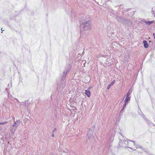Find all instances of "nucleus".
I'll list each match as a JSON object with an SVG mask.
<instances>
[{
	"label": "nucleus",
	"mask_w": 155,
	"mask_h": 155,
	"mask_svg": "<svg viewBox=\"0 0 155 155\" xmlns=\"http://www.w3.org/2000/svg\"><path fill=\"white\" fill-rule=\"evenodd\" d=\"M145 120H146V122H147V123L148 124V123H149V124H150V123H151V122H150V121L149 120H147V119Z\"/></svg>",
	"instance_id": "25"
},
{
	"label": "nucleus",
	"mask_w": 155,
	"mask_h": 155,
	"mask_svg": "<svg viewBox=\"0 0 155 155\" xmlns=\"http://www.w3.org/2000/svg\"><path fill=\"white\" fill-rule=\"evenodd\" d=\"M143 46L145 48H147L149 47V45L147 41L143 40Z\"/></svg>",
	"instance_id": "9"
},
{
	"label": "nucleus",
	"mask_w": 155,
	"mask_h": 155,
	"mask_svg": "<svg viewBox=\"0 0 155 155\" xmlns=\"http://www.w3.org/2000/svg\"><path fill=\"white\" fill-rule=\"evenodd\" d=\"M124 11L126 12H128V10L127 9H126Z\"/></svg>",
	"instance_id": "34"
},
{
	"label": "nucleus",
	"mask_w": 155,
	"mask_h": 155,
	"mask_svg": "<svg viewBox=\"0 0 155 155\" xmlns=\"http://www.w3.org/2000/svg\"><path fill=\"white\" fill-rule=\"evenodd\" d=\"M154 21H147L146 20H144L143 21V22L145 23V24L148 25H150L152 23H153V22Z\"/></svg>",
	"instance_id": "11"
},
{
	"label": "nucleus",
	"mask_w": 155,
	"mask_h": 155,
	"mask_svg": "<svg viewBox=\"0 0 155 155\" xmlns=\"http://www.w3.org/2000/svg\"><path fill=\"white\" fill-rule=\"evenodd\" d=\"M116 19L120 22L124 24L126 26H129L132 25V21L129 19L124 18L123 16H117Z\"/></svg>",
	"instance_id": "2"
},
{
	"label": "nucleus",
	"mask_w": 155,
	"mask_h": 155,
	"mask_svg": "<svg viewBox=\"0 0 155 155\" xmlns=\"http://www.w3.org/2000/svg\"><path fill=\"white\" fill-rule=\"evenodd\" d=\"M85 94L87 97H89L91 96V92L89 90H85Z\"/></svg>",
	"instance_id": "12"
},
{
	"label": "nucleus",
	"mask_w": 155,
	"mask_h": 155,
	"mask_svg": "<svg viewBox=\"0 0 155 155\" xmlns=\"http://www.w3.org/2000/svg\"><path fill=\"white\" fill-rule=\"evenodd\" d=\"M95 127L94 126H93L89 129L87 132V136L88 140H90L91 138H94V136L93 135V133L94 131Z\"/></svg>",
	"instance_id": "3"
},
{
	"label": "nucleus",
	"mask_w": 155,
	"mask_h": 155,
	"mask_svg": "<svg viewBox=\"0 0 155 155\" xmlns=\"http://www.w3.org/2000/svg\"><path fill=\"white\" fill-rule=\"evenodd\" d=\"M26 101H25L23 102V103L25 104V106H26Z\"/></svg>",
	"instance_id": "36"
},
{
	"label": "nucleus",
	"mask_w": 155,
	"mask_h": 155,
	"mask_svg": "<svg viewBox=\"0 0 155 155\" xmlns=\"http://www.w3.org/2000/svg\"><path fill=\"white\" fill-rule=\"evenodd\" d=\"M149 42L150 43V45L151 46V45H152V47H153V48H155V45H154V47H153V41H150Z\"/></svg>",
	"instance_id": "19"
},
{
	"label": "nucleus",
	"mask_w": 155,
	"mask_h": 155,
	"mask_svg": "<svg viewBox=\"0 0 155 155\" xmlns=\"http://www.w3.org/2000/svg\"><path fill=\"white\" fill-rule=\"evenodd\" d=\"M91 87H88V90H89L90 89H91Z\"/></svg>",
	"instance_id": "37"
},
{
	"label": "nucleus",
	"mask_w": 155,
	"mask_h": 155,
	"mask_svg": "<svg viewBox=\"0 0 155 155\" xmlns=\"http://www.w3.org/2000/svg\"><path fill=\"white\" fill-rule=\"evenodd\" d=\"M4 23L5 25H8L10 24L8 21L7 20H5L4 21Z\"/></svg>",
	"instance_id": "18"
},
{
	"label": "nucleus",
	"mask_w": 155,
	"mask_h": 155,
	"mask_svg": "<svg viewBox=\"0 0 155 155\" xmlns=\"http://www.w3.org/2000/svg\"><path fill=\"white\" fill-rule=\"evenodd\" d=\"M126 104H125L124 103V104L123 105L122 108L120 111V113H123V112L124 110L126 108Z\"/></svg>",
	"instance_id": "15"
},
{
	"label": "nucleus",
	"mask_w": 155,
	"mask_h": 155,
	"mask_svg": "<svg viewBox=\"0 0 155 155\" xmlns=\"http://www.w3.org/2000/svg\"><path fill=\"white\" fill-rule=\"evenodd\" d=\"M54 93H53L52 94H51V100H52V96H54Z\"/></svg>",
	"instance_id": "27"
},
{
	"label": "nucleus",
	"mask_w": 155,
	"mask_h": 155,
	"mask_svg": "<svg viewBox=\"0 0 155 155\" xmlns=\"http://www.w3.org/2000/svg\"><path fill=\"white\" fill-rule=\"evenodd\" d=\"M1 139H2V138H1Z\"/></svg>",
	"instance_id": "43"
},
{
	"label": "nucleus",
	"mask_w": 155,
	"mask_h": 155,
	"mask_svg": "<svg viewBox=\"0 0 155 155\" xmlns=\"http://www.w3.org/2000/svg\"><path fill=\"white\" fill-rule=\"evenodd\" d=\"M66 81H65V77H63L61 76V84H65Z\"/></svg>",
	"instance_id": "13"
},
{
	"label": "nucleus",
	"mask_w": 155,
	"mask_h": 155,
	"mask_svg": "<svg viewBox=\"0 0 155 155\" xmlns=\"http://www.w3.org/2000/svg\"><path fill=\"white\" fill-rule=\"evenodd\" d=\"M130 90L126 93V97L124 100V103L126 104H128L130 100Z\"/></svg>",
	"instance_id": "7"
},
{
	"label": "nucleus",
	"mask_w": 155,
	"mask_h": 155,
	"mask_svg": "<svg viewBox=\"0 0 155 155\" xmlns=\"http://www.w3.org/2000/svg\"><path fill=\"white\" fill-rule=\"evenodd\" d=\"M20 120H17L16 121L14 122V124L12 126L15 127V128H17V127L20 124Z\"/></svg>",
	"instance_id": "8"
},
{
	"label": "nucleus",
	"mask_w": 155,
	"mask_h": 155,
	"mask_svg": "<svg viewBox=\"0 0 155 155\" xmlns=\"http://www.w3.org/2000/svg\"><path fill=\"white\" fill-rule=\"evenodd\" d=\"M111 143L109 142L108 144H107V147H108V148L109 150H110V151H111V150L110 149V147L111 146Z\"/></svg>",
	"instance_id": "16"
},
{
	"label": "nucleus",
	"mask_w": 155,
	"mask_h": 155,
	"mask_svg": "<svg viewBox=\"0 0 155 155\" xmlns=\"http://www.w3.org/2000/svg\"><path fill=\"white\" fill-rule=\"evenodd\" d=\"M8 144H10V143H9V142H8Z\"/></svg>",
	"instance_id": "41"
},
{
	"label": "nucleus",
	"mask_w": 155,
	"mask_h": 155,
	"mask_svg": "<svg viewBox=\"0 0 155 155\" xmlns=\"http://www.w3.org/2000/svg\"><path fill=\"white\" fill-rule=\"evenodd\" d=\"M126 142H127V143H128V141H127L126 140H125L124 141V140H122L120 139H119V141L118 143V148H119L121 147H123L125 148H131V147L125 146L124 145V144L126 145Z\"/></svg>",
	"instance_id": "4"
},
{
	"label": "nucleus",
	"mask_w": 155,
	"mask_h": 155,
	"mask_svg": "<svg viewBox=\"0 0 155 155\" xmlns=\"http://www.w3.org/2000/svg\"><path fill=\"white\" fill-rule=\"evenodd\" d=\"M54 134L53 133H52V137H54Z\"/></svg>",
	"instance_id": "32"
},
{
	"label": "nucleus",
	"mask_w": 155,
	"mask_h": 155,
	"mask_svg": "<svg viewBox=\"0 0 155 155\" xmlns=\"http://www.w3.org/2000/svg\"><path fill=\"white\" fill-rule=\"evenodd\" d=\"M130 149H131L132 150H134V149H133V148H130Z\"/></svg>",
	"instance_id": "42"
},
{
	"label": "nucleus",
	"mask_w": 155,
	"mask_h": 155,
	"mask_svg": "<svg viewBox=\"0 0 155 155\" xmlns=\"http://www.w3.org/2000/svg\"><path fill=\"white\" fill-rule=\"evenodd\" d=\"M7 121H5L2 122H0V125L8 123Z\"/></svg>",
	"instance_id": "22"
},
{
	"label": "nucleus",
	"mask_w": 155,
	"mask_h": 155,
	"mask_svg": "<svg viewBox=\"0 0 155 155\" xmlns=\"http://www.w3.org/2000/svg\"><path fill=\"white\" fill-rule=\"evenodd\" d=\"M84 51H83V52H82V54H84Z\"/></svg>",
	"instance_id": "38"
},
{
	"label": "nucleus",
	"mask_w": 155,
	"mask_h": 155,
	"mask_svg": "<svg viewBox=\"0 0 155 155\" xmlns=\"http://www.w3.org/2000/svg\"><path fill=\"white\" fill-rule=\"evenodd\" d=\"M143 150H144V151L147 152L148 151V150H147V149H145V148H143L142 149Z\"/></svg>",
	"instance_id": "24"
},
{
	"label": "nucleus",
	"mask_w": 155,
	"mask_h": 155,
	"mask_svg": "<svg viewBox=\"0 0 155 155\" xmlns=\"http://www.w3.org/2000/svg\"><path fill=\"white\" fill-rule=\"evenodd\" d=\"M114 136H113L112 135H111L109 137V139L108 140L109 142L112 143L113 142L114 140Z\"/></svg>",
	"instance_id": "14"
},
{
	"label": "nucleus",
	"mask_w": 155,
	"mask_h": 155,
	"mask_svg": "<svg viewBox=\"0 0 155 155\" xmlns=\"http://www.w3.org/2000/svg\"><path fill=\"white\" fill-rule=\"evenodd\" d=\"M54 131H56L57 130V128H54Z\"/></svg>",
	"instance_id": "33"
},
{
	"label": "nucleus",
	"mask_w": 155,
	"mask_h": 155,
	"mask_svg": "<svg viewBox=\"0 0 155 155\" xmlns=\"http://www.w3.org/2000/svg\"><path fill=\"white\" fill-rule=\"evenodd\" d=\"M112 155H115L114 154L113 155V154H112Z\"/></svg>",
	"instance_id": "48"
},
{
	"label": "nucleus",
	"mask_w": 155,
	"mask_h": 155,
	"mask_svg": "<svg viewBox=\"0 0 155 155\" xmlns=\"http://www.w3.org/2000/svg\"><path fill=\"white\" fill-rule=\"evenodd\" d=\"M91 22L89 20H83L80 22L81 35L84 34L85 31H89L91 28Z\"/></svg>",
	"instance_id": "1"
},
{
	"label": "nucleus",
	"mask_w": 155,
	"mask_h": 155,
	"mask_svg": "<svg viewBox=\"0 0 155 155\" xmlns=\"http://www.w3.org/2000/svg\"><path fill=\"white\" fill-rule=\"evenodd\" d=\"M16 128H14H14H12V129H11V131H12V132L13 134H14V133H15V130H16Z\"/></svg>",
	"instance_id": "20"
},
{
	"label": "nucleus",
	"mask_w": 155,
	"mask_h": 155,
	"mask_svg": "<svg viewBox=\"0 0 155 155\" xmlns=\"http://www.w3.org/2000/svg\"><path fill=\"white\" fill-rule=\"evenodd\" d=\"M113 34H114V32L112 33Z\"/></svg>",
	"instance_id": "46"
},
{
	"label": "nucleus",
	"mask_w": 155,
	"mask_h": 155,
	"mask_svg": "<svg viewBox=\"0 0 155 155\" xmlns=\"http://www.w3.org/2000/svg\"><path fill=\"white\" fill-rule=\"evenodd\" d=\"M71 67L70 65L69 64L65 68L64 71L63 72L62 76L63 77H65L66 75L71 70Z\"/></svg>",
	"instance_id": "5"
},
{
	"label": "nucleus",
	"mask_w": 155,
	"mask_h": 155,
	"mask_svg": "<svg viewBox=\"0 0 155 155\" xmlns=\"http://www.w3.org/2000/svg\"><path fill=\"white\" fill-rule=\"evenodd\" d=\"M137 74H135L134 75V77H136V78H137Z\"/></svg>",
	"instance_id": "30"
},
{
	"label": "nucleus",
	"mask_w": 155,
	"mask_h": 155,
	"mask_svg": "<svg viewBox=\"0 0 155 155\" xmlns=\"http://www.w3.org/2000/svg\"><path fill=\"white\" fill-rule=\"evenodd\" d=\"M135 150V149H134L133 150Z\"/></svg>",
	"instance_id": "45"
},
{
	"label": "nucleus",
	"mask_w": 155,
	"mask_h": 155,
	"mask_svg": "<svg viewBox=\"0 0 155 155\" xmlns=\"http://www.w3.org/2000/svg\"><path fill=\"white\" fill-rule=\"evenodd\" d=\"M115 82V80H114L112 81L110 84L108 85L107 87V90L109 89L110 88V87L114 84Z\"/></svg>",
	"instance_id": "10"
},
{
	"label": "nucleus",
	"mask_w": 155,
	"mask_h": 155,
	"mask_svg": "<svg viewBox=\"0 0 155 155\" xmlns=\"http://www.w3.org/2000/svg\"><path fill=\"white\" fill-rule=\"evenodd\" d=\"M113 34H114V32L112 33Z\"/></svg>",
	"instance_id": "47"
},
{
	"label": "nucleus",
	"mask_w": 155,
	"mask_h": 155,
	"mask_svg": "<svg viewBox=\"0 0 155 155\" xmlns=\"http://www.w3.org/2000/svg\"><path fill=\"white\" fill-rule=\"evenodd\" d=\"M153 35L154 37V38L155 39V33H153Z\"/></svg>",
	"instance_id": "29"
},
{
	"label": "nucleus",
	"mask_w": 155,
	"mask_h": 155,
	"mask_svg": "<svg viewBox=\"0 0 155 155\" xmlns=\"http://www.w3.org/2000/svg\"><path fill=\"white\" fill-rule=\"evenodd\" d=\"M65 84H61V83L58 84L57 86L56 91L55 92L58 93L59 92L62 91L65 87Z\"/></svg>",
	"instance_id": "6"
},
{
	"label": "nucleus",
	"mask_w": 155,
	"mask_h": 155,
	"mask_svg": "<svg viewBox=\"0 0 155 155\" xmlns=\"http://www.w3.org/2000/svg\"><path fill=\"white\" fill-rule=\"evenodd\" d=\"M128 141H130V142H133L134 143V145H135V141H132L131 140H128Z\"/></svg>",
	"instance_id": "26"
},
{
	"label": "nucleus",
	"mask_w": 155,
	"mask_h": 155,
	"mask_svg": "<svg viewBox=\"0 0 155 155\" xmlns=\"http://www.w3.org/2000/svg\"><path fill=\"white\" fill-rule=\"evenodd\" d=\"M54 132H55V131H54V130H53V131H52V133H54Z\"/></svg>",
	"instance_id": "39"
},
{
	"label": "nucleus",
	"mask_w": 155,
	"mask_h": 155,
	"mask_svg": "<svg viewBox=\"0 0 155 155\" xmlns=\"http://www.w3.org/2000/svg\"><path fill=\"white\" fill-rule=\"evenodd\" d=\"M2 29H3V28H1V31H1V33H2V31H4V30H3Z\"/></svg>",
	"instance_id": "35"
},
{
	"label": "nucleus",
	"mask_w": 155,
	"mask_h": 155,
	"mask_svg": "<svg viewBox=\"0 0 155 155\" xmlns=\"http://www.w3.org/2000/svg\"><path fill=\"white\" fill-rule=\"evenodd\" d=\"M1 143L0 142V143Z\"/></svg>",
	"instance_id": "49"
},
{
	"label": "nucleus",
	"mask_w": 155,
	"mask_h": 155,
	"mask_svg": "<svg viewBox=\"0 0 155 155\" xmlns=\"http://www.w3.org/2000/svg\"><path fill=\"white\" fill-rule=\"evenodd\" d=\"M141 113H142V114L141 115V116L143 118L145 119V120L146 119V117L142 113V112H141Z\"/></svg>",
	"instance_id": "21"
},
{
	"label": "nucleus",
	"mask_w": 155,
	"mask_h": 155,
	"mask_svg": "<svg viewBox=\"0 0 155 155\" xmlns=\"http://www.w3.org/2000/svg\"><path fill=\"white\" fill-rule=\"evenodd\" d=\"M15 99H16V100H17V101H18V100L17 98H15Z\"/></svg>",
	"instance_id": "40"
},
{
	"label": "nucleus",
	"mask_w": 155,
	"mask_h": 155,
	"mask_svg": "<svg viewBox=\"0 0 155 155\" xmlns=\"http://www.w3.org/2000/svg\"><path fill=\"white\" fill-rule=\"evenodd\" d=\"M135 145H136V146H137L138 147L140 148H141V149L143 148V147H140V146H139V145H136V144H135Z\"/></svg>",
	"instance_id": "28"
},
{
	"label": "nucleus",
	"mask_w": 155,
	"mask_h": 155,
	"mask_svg": "<svg viewBox=\"0 0 155 155\" xmlns=\"http://www.w3.org/2000/svg\"><path fill=\"white\" fill-rule=\"evenodd\" d=\"M135 12L134 11H132L130 13H130H128V15L129 16H131V15L133 16Z\"/></svg>",
	"instance_id": "17"
},
{
	"label": "nucleus",
	"mask_w": 155,
	"mask_h": 155,
	"mask_svg": "<svg viewBox=\"0 0 155 155\" xmlns=\"http://www.w3.org/2000/svg\"><path fill=\"white\" fill-rule=\"evenodd\" d=\"M132 9V8H127V9L128 10V11H130Z\"/></svg>",
	"instance_id": "31"
},
{
	"label": "nucleus",
	"mask_w": 155,
	"mask_h": 155,
	"mask_svg": "<svg viewBox=\"0 0 155 155\" xmlns=\"http://www.w3.org/2000/svg\"><path fill=\"white\" fill-rule=\"evenodd\" d=\"M8 26L11 29H13V27H12L10 24H9Z\"/></svg>",
	"instance_id": "23"
},
{
	"label": "nucleus",
	"mask_w": 155,
	"mask_h": 155,
	"mask_svg": "<svg viewBox=\"0 0 155 155\" xmlns=\"http://www.w3.org/2000/svg\"><path fill=\"white\" fill-rule=\"evenodd\" d=\"M1 139H2V138H1Z\"/></svg>",
	"instance_id": "44"
}]
</instances>
